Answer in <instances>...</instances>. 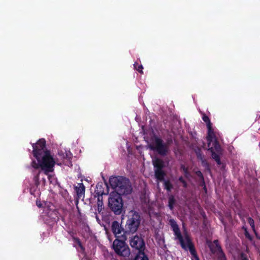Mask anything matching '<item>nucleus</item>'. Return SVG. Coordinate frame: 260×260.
I'll return each mask as SVG.
<instances>
[{"instance_id": "obj_29", "label": "nucleus", "mask_w": 260, "mask_h": 260, "mask_svg": "<svg viewBox=\"0 0 260 260\" xmlns=\"http://www.w3.org/2000/svg\"><path fill=\"white\" fill-rule=\"evenodd\" d=\"M138 65V63H135L134 64V67L135 68V69L138 70L139 72H140L141 73H143V71H142V69H143V67L142 65H140V66H138V68L137 67V66Z\"/></svg>"}, {"instance_id": "obj_21", "label": "nucleus", "mask_w": 260, "mask_h": 260, "mask_svg": "<svg viewBox=\"0 0 260 260\" xmlns=\"http://www.w3.org/2000/svg\"><path fill=\"white\" fill-rule=\"evenodd\" d=\"M163 181L165 188L166 189L169 191H170L171 189L173 188V186L172 184L170 183V181L164 180Z\"/></svg>"}, {"instance_id": "obj_28", "label": "nucleus", "mask_w": 260, "mask_h": 260, "mask_svg": "<svg viewBox=\"0 0 260 260\" xmlns=\"http://www.w3.org/2000/svg\"><path fill=\"white\" fill-rule=\"evenodd\" d=\"M95 196L96 197L98 198L97 199V203H103V195L95 194Z\"/></svg>"}, {"instance_id": "obj_1", "label": "nucleus", "mask_w": 260, "mask_h": 260, "mask_svg": "<svg viewBox=\"0 0 260 260\" xmlns=\"http://www.w3.org/2000/svg\"><path fill=\"white\" fill-rule=\"evenodd\" d=\"M33 154L38 161V164L32 162L33 168L38 169L40 167L45 173L53 171L55 160L46 147H34Z\"/></svg>"}, {"instance_id": "obj_11", "label": "nucleus", "mask_w": 260, "mask_h": 260, "mask_svg": "<svg viewBox=\"0 0 260 260\" xmlns=\"http://www.w3.org/2000/svg\"><path fill=\"white\" fill-rule=\"evenodd\" d=\"M75 189L77 194L76 202L77 204L79 199L83 200L85 197V187L82 183H78L77 186H75Z\"/></svg>"}, {"instance_id": "obj_32", "label": "nucleus", "mask_w": 260, "mask_h": 260, "mask_svg": "<svg viewBox=\"0 0 260 260\" xmlns=\"http://www.w3.org/2000/svg\"><path fill=\"white\" fill-rule=\"evenodd\" d=\"M240 257L242 260H248L246 254L243 253H241Z\"/></svg>"}, {"instance_id": "obj_19", "label": "nucleus", "mask_w": 260, "mask_h": 260, "mask_svg": "<svg viewBox=\"0 0 260 260\" xmlns=\"http://www.w3.org/2000/svg\"><path fill=\"white\" fill-rule=\"evenodd\" d=\"M175 202L176 201L173 195H170L168 198V206L171 210H172L174 208Z\"/></svg>"}, {"instance_id": "obj_7", "label": "nucleus", "mask_w": 260, "mask_h": 260, "mask_svg": "<svg viewBox=\"0 0 260 260\" xmlns=\"http://www.w3.org/2000/svg\"><path fill=\"white\" fill-rule=\"evenodd\" d=\"M203 120L206 123L208 127L207 140L208 142V146H219L220 144L216 140L213 129L212 128V123L209 117L206 115H204Z\"/></svg>"}, {"instance_id": "obj_17", "label": "nucleus", "mask_w": 260, "mask_h": 260, "mask_svg": "<svg viewBox=\"0 0 260 260\" xmlns=\"http://www.w3.org/2000/svg\"><path fill=\"white\" fill-rule=\"evenodd\" d=\"M154 175L157 180L160 181L164 180L165 173L162 170H154Z\"/></svg>"}, {"instance_id": "obj_10", "label": "nucleus", "mask_w": 260, "mask_h": 260, "mask_svg": "<svg viewBox=\"0 0 260 260\" xmlns=\"http://www.w3.org/2000/svg\"><path fill=\"white\" fill-rule=\"evenodd\" d=\"M208 151L211 153L212 158L215 160L218 165H220V156L222 155L221 147H209Z\"/></svg>"}, {"instance_id": "obj_22", "label": "nucleus", "mask_w": 260, "mask_h": 260, "mask_svg": "<svg viewBox=\"0 0 260 260\" xmlns=\"http://www.w3.org/2000/svg\"><path fill=\"white\" fill-rule=\"evenodd\" d=\"M72 239H73L74 242H76L78 244V245L81 248V249L84 250V247L83 246L80 240L78 238L72 236Z\"/></svg>"}, {"instance_id": "obj_27", "label": "nucleus", "mask_w": 260, "mask_h": 260, "mask_svg": "<svg viewBox=\"0 0 260 260\" xmlns=\"http://www.w3.org/2000/svg\"><path fill=\"white\" fill-rule=\"evenodd\" d=\"M181 170H182L186 176L188 173L187 168L185 167L184 165H181L180 167Z\"/></svg>"}, {"instance_id": "obj_24", "label": "nucleus", "mask_w": 260, "mask_h": 260, "mask_svg": "<svg viewBox=\"0 0 260 260\" xmlns=\"http://www.w3.org/2000/svg\"><path fill=\"white\" fill-rule=\"evenodd\" d=\"M196 153L197 154L198 158L199 159L204 157L203 155L201 153V150L200 147H198V149L195 150Z\"/></svg>"}, {"instance_id": "obj_15", "label": "nucleus", "mask_w": 260, "mask_h": 260, "mask_svg": "<svg viewBox=\"0 0 260 260\" xmlns=\"http://www.w3.org/2000/svg\"><path fill=\"white\" fill-rule=\"evenodd\" d=\"M134 260H149V259L144 250H140L137 253Z\"/></svg>"}, {"instance_id": "obj_14", "label": "nucleus", "mask_w": 260, "mask_h": 260, "mask_svg": "<svg viewBox=\"0 0 260 260\" xmlns=\"http://www.w3.org/2000/svg\"><path fill=\"white\" fill-rule=\"evenodd\" d=\"M152 162L154 170H162L164 168V162L162 160L159 158H156L155 159L153 160Z\"/></svg>"}, {"instance_id": "obj_13", "label": "nucleus", "mask_w": 260, "mask_h": 260, "mask_svg": "<svg viewBox=\"0 0 260 260\" xmlns=\"http://www.w3.org/2000/svg\"><path fill=\"white\" fill-rule=\"evenodd\" d=\"M104 204L103 203H97V212H95L94 213L95 215V218L99 222H100L101 220L100 219L98 214L102 215V216H104Z\"/></svg>"}, {"instance_id": "obj_8", "label": "nucleus", "mask_w": 260, "mask_h": 260, "mask_svg": "<svg viewBox=\"0 0 260 260\" xmlns=\"http://www.w3.org/2000/svg\"><path fill=\"white\" fill-rule=\"evenodd\" d=\"M130 245L139 251L144 250L145 244L143 239L141 237L135 236L130 240Z\"/></svg>"}, {"instance_id": "obj_16", "label": "nucleus", "mask_w": 260, "mask_h": 260, "mask_svg": "<svg viewBox=\"0 0 260 260\" xmlns=\"http://www.w3.org/2000/svg\"><path fill=\"white\" fill-rule=\"evenodd\" d=\"M151 150L156 151L161 155L164 156L167 154L168 151V147H149Z\"/></svg>"}, {"instance_id": "obj_26", "label": "nucleus", "mask_w": 260, "mask_h": 260, "mask_svg": "<svg viewBox=\"0 0 260 260\" xmlns=\"http://www.w3.org/2000/svg\"><path fill=\"white\" fill-rule=\"evenodd\" d=\"M248 222L249 223V224H250V225L251 226V227L252 228V229L254 230V220L251 218V217H248Z\"/></svg>"}, {"instance_id": "obj_3", "label": "nucleus", "mask_w": 260, "mask_h": 260, "mask_svg": "<svg viewBox=\"0 0 260 260\" xmlns=\"http://www.w3.org/2000/svg\"><path fill=\"white\" fill-rule=\"evenodd\" d=\"M112 188L115 189L114 192L119 195H127L132 191V187L129 179L120 176L113 177L109 179Z\"/></svg>"}, {"instance_id": "obj_6", "label": "nucleus", "mask_w": 260, "mask_h": 260, "mask_svg": "<svg viewBox=\"0 0 260 260\" xmlns=\"http://www.w3.org/2000/svg\"><path fill=\"white\" fill-rule=\"evenodd\" d=\"M141 216L140 214L135 211H131L125 225V233H135L140 225Z\"/></svg>"}, {"instance_id": "obj_33", "label": "nucleus", "mask_w": 260, "mask_h": 260, "mask_svg": "<svg viewBox=\"0 0 260 260\" xmlns=\"http://www.w3.org/2000/svg\"><path fill=\"white\" fill-rule=\"evenodd\" d=\"M36 204H37V206L39 207H41L42 206V204L40 202L37 201Z\"/></svg>"}, {"instance_id": "obj_5", "label": "nucleus", "mask_w": 260, "mask_h": 260, "mask_svg": "<svg viewBox=\"0 0 260 260\" xmlns=\"http://www.w3.org/2000/svg\"><path fill=\"white\" fill-rule=\"evenodd\" d=\"M126 239V237L121 235V240L116 239L113 242L112 247L119 256L128 257L131 254L130 249L124 242Z\"/></svg>"}, {"instance_id": "obj_23", "label": "nucleus", "mask_w": 260, "mask_h": 260, "mask_svg": "<svg viewBox=\"0 0 260 260\" xmlns=\"http://www.w3.org/2000/svg\"><path fill=\"white\" fill-rule=\"evenodd\" d=\"M200 160L201 161L202 166L204 167L206 169L210 170V166L207 160L204 159V157L200 159Z\"/></svg>"}, {"instance_id": "obj_4", "label": "nucleus", "mask_w": 260, "mask_h": 260, "mask_svg": "<svg viewBox=\"0 0 260 260\" xmlns=\"http://www.w3.org/2000/svg\"><path fill=\"white\" fill-rule=\"evenodd\" d=\"M123 201L117 192H111L108 199V206L116 215H120L122 211Z\"/></svg>"}, {"instance_id": "obj_30", "label": "nucleus", "mask_w": 260, "mask_h": 260, "mask_svg": "<svg viewBox=\"0 0 260 260\" xmlns=\"http://www.w3.org/2000/svg\"><path fill=\"white\" fill-rule=\"evenodd\" d=\"M196 175H197L199 177H200V178L201 179V180H202V181H204V179L203 175V174L202 173V172H201L200 171H196Z\"/></svg>"}, {"instance_id": "obj_25", "label": "nucleus", "mask_w": 260, "mask_h": 260, "mask_svg": "<svg viewBox=\"0 0 260 260\" xmlns=\"http://www.w3.org/2000/svg\"><path fill=\"white\" fill-rule=\"evenodd\" d=\"M36 144L38 146H45L46 141L45 139H41L36 143Z\"/></svg>"}, {"instance_id": "obj_20", "label": "nucleus", "mask_w": 260, "mask_h": 260, "mask_svg": "<svg viewBox=\"0 0 260 260\" xmlns=\"http://www.w3.org/2000/svg\"><path fill=\"white\" fill-rule=\"evenodd\" d=\"M94 192H95V194H100V195L106 194L104 193V188H103V186H102V185L99 184H98L96 185V188H95Z\"/></svg>"}, {"instance_id": "obj_34", "label": "nucleus", "mask_w": 260, "mask_h": 260, "mask_svg": "<svg viewBox=\"0 0 260 260\" xmlns=\"http://www.w3.org/2000/svg\"><path fill=\"white\" fill-rule=\"evenodd\" d=\"M70 235H71V236H74V233L73 232H70Z\"/></svg>"}, {"instance_id": "obj_18", "label": "nucleus", "mask_w": 260, "mask_h": 260, "mask_svg": "<svg viewBox=\"0 0 260 260\" xmlns=\"http://www.w3.org/2000/svg\"><path fill=\"white\" fill-rule=\"evenodd\" d=\"M152 143L155 146H165V144L163 143L162 140L158 137L154 136L152 138Z\"/></svg>"}, {"instance_id": "obj_12", "label": "nucleus", "mask_w": 260, "mask_h": 260, "mask_svg": "<svg viewBox=\"0 0 260 260\" xmlns=\"http://www.w3.org/2000/svg\"><path fill=\"white\" fill-rule=\"evenodd\" d=\"M112 231L115 236L117 238H121V235H124V230L121 224L117 221H114L111 225Z\"/></svg>"}, {"instance_id": "obj_2", "label": "nucleus", "mask_w": 260, "mask_h": 260, "mask_svg": "<svg viewBox=\"0 0 260 260\" xmlns=\"http://www.w3.org/2000/svg\"><path fill=\"white\" fill-rule=\"evenodd\" d=\"M169 221L174 232V234L176 236V239L179 240L181 247L185 250H188L192 257L194 258L195 260H200L194 245L189 236L186 235L185 236L184 238H183L176 221L174 219H170Z\"/></svg>"}, {"instance_id": "obj_31", "label": "nucleus", "mask_w": 260, "mask_h": 260, "mask_svg": "<svg viewBox=\"0 0 260 260\" xmlns=\"http://www.w3.org/2000/svg\"><path fill=\"white\" fill-rule=\"evenodd\" d=\"M179 180L180 182H181L183 184V186L184 187H186L187 186V183L186 181L184 180L182 177H180L179 178Z\"/></svg>"}, {"instance_id": "obj_9", "label": "nucleus", "mask_w": 260, "mask_h": 260, "mask_svg": "<svg viewBox=\"0 0 260 260\" xmlns=\"http://www.w3.org/2000/svg\"><path fill=\"white\" fill-rule=\"evenodd\" d=\"M214 243L215 244V247H214V245L212 244L210 245V250L212 252L217 254L218 260H226L225 255L219 244L218 241L217 240H214Z\"/></svg>"}]
</instances>
